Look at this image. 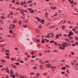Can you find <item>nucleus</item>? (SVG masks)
I'll return each mask as SVG.
<instances>
[{"label": "nucleus", "instance_id": "obj_37", "mask_svg": "<svg viewBox=\"0 0 78 78\" xmlns=\"http://www.w3.org/2000/svg\"><path fill=\"white\" fill-rule=\"evenodd\" d=\"M23 27L25 28H27V25H23Z\"/></svg>", "mask_w": 78, "mask_h": 78}, {"label": "nucleus", "instance_id": "obj_55", "mask_svg": "<svg viewBox=\"0 0 78 78\" xmlns=\"http://www.w3.org/2000/svg\"><path fill=\"white\" fill-rule=\"evenodd\" d=\"M58 12L59 13H61V12H62V11H61V10H58Z\"/></svg>", "mask_w": 78, "mask_h": 78}, {"label": "nucleus", "instance_id": "obj_26", "mask_svg": "<svg viewBox=\"0 0 78 78\" xmlns=\"http://www.w3.org/2000/svg\"><path fill=\"white\" fill-rule=\"evenodd\" d=\"M45 37H47V38H49V37H53V36H45Z\"/></svg>", "mask_w": 78, "mask_h": 78}, {"label": "nucleus", "instance_id": "obj_54", "mask_svg": "<svg viewBox=\"0 0 78 78\" xmlns=\"http://www.w3.org/2000/svg\"><path fill=\"white\" fill-rule=\"evenodd\" d=\"M71 53L72 55H73L74 54H75V53L73 52H71Z\"/></svg>", "mask_w": 78, "mask_h": 78}, {"label": "nucleus", "instance_id": "obj_47", "mask_svg": "<svg viewBox=\"0 0 78 78\" xmlns=\"http://www.w3.org/2000/svg\"><path fill=\"white\" fill-rule=\"evenodd\" d=\"M34 70H36V69H37V67H36V66H34Z\"/></svg>", "mask_w": 78, "mask_h": 78}, {"label": "nucleus", "instance_id": "obj_21", "mask_svg": "<svg viewBox=\"0 0 78 78\" xmlns=\"http://www.w3.org/2000/svg\"><path fill=\"white\" fill-rule=\"evenodd\" d=\"M39 62L42 64H44V62L41 61V60H39Z\"/></svg>", "mask_w": 78, "mask_h": 78}, {"label": "nucleus", "instance_id": "obj_44", "mask_svg": "<svg viewBox=\"0 0 78 78\" xmlns=\"http://www.w3.org/2000/svg\"><path fill=\"white\" fill-rule=\"evenodd\" d=\"M66 69V67H63L62 68V69H63V70H65Z\"/></svg>", "mask_w": 78, "mask_h": 78}, {"label": "nucleus", "instance_id": "obj_59", "mask_svg": "<svg viewBox=\"0 0 78 78\" xmlns=\"http://www.w3.org/2000/svg\"><path fill=\"white\" fill-rule=\"evenodd\" d=\"M73 3V1H71L70 2V4H72V3Z\"/></svg>", "mask_w": 78, "mask_h": 78}, {"label": "nucleus", "instance_id": "obj_46", "mask_svg": "<svg viewBox=\"0 0 78 78\" xmlns=\"http://www.w3.org/2000/svg\"><path fill=\"white\" fill-rule=\"evenodd\" d=\"M56 38H59V36H58V34H57L56 35Z\"/></svg>", "mask_w": 78, "mask_h": 78}, {"label": "nucleus", "instance_id": "obj_23", "mask_svg": "<svg viewBox=\"0 0 78 78\" xmlns=\"http://www.w3.org/2000/svg\"><path fill=\"white\" fill-rule=\"evenodd\" d=\"M10 76H13V78H14L15 77H16L15 75L14 74L11 75Z\"/></svg>", "mask_w": 78, "mask_h": 78}, {"label": "nucleus", "instance_id": "obj_40", "mask_svg": "<svg viewBox=\"0 0 78 78\" xmlns=\"http://www.w3.org/2000/svg\"><path fill=\"white\" fill-rule=\"evenodd\" d=\"M21 19H25V17L24 16L23 17L21 16Z\"/></svg>", "mask_w": 78, "mask_h": 78}, {"label": "nucleus", "instance_id": "obj_5", "mask_svg": "<svg viewBox=\"0 0 78 78\" xmlns=\"http://www.w3.org/2000/svg\"><path fill=\"white\" fill-rule=\"evenodd\" d=\"M17 22V20L16 19H14L13 20V23H16Z\"/></svg>", "mask_w": 78, "mask_h": 78}, {"label": "nucleus", "instance_id": "obj_16", "mask_svg": "<svg viewBox=\"0 0 78 78\" xmlns=\"http://www.w3.org/2000/svg\"><path fill=\"white\" fill-rule=\"evenodd\" d=\"M24 12L25 11H24V9H21L20 12L21 13H23V12Z\"/></svg>", "mask_w": 78, "mask_h": 78}, {"label": "nucleus", "instance_id": "obj_19", "mask_svg": "<svg viewBox=\"0 0 78 78\" xmlns=\"http://www.w3.org/2000/svg\"><path fill=\"white\" fill-rule=\"evenodd\" d=\"M1 50H2V51L3 52V51H5V48H2L1 49Z\"/></svg>", "mask_w": 78, "mask_h": 78}, {"label": "nucleus", "instance_id": "obj_53", "mask_svg": "<svg viewBox=\"0 0 78 78\" xmlns=\"http://www.w3.org/2000/svg\"><path fill=\"white\" fill-rule=\"evenodd\" d=\"M7 37H11L12 36L11 35H7Z\"/></svg>", "mask_w": 78, "mask_h": 78}, {"label": "nucleus", "instance_id": "obj_32", "mask_svg": "<svg viewBox=\"0 0 78 78\" xmlns=\"http://www.w3.org/2000/svg\"><path fill=\"white\" fill-rule=\"evenodd\" d=\"M74 69L75 70H78V67L77 66H75V67H74Z\"/></svg>", "mask_w": 78, "mask_h": 78}, {"label": "nucleus", "instance_id": "obj_8", "mask_svg": "<svg viewBox=\"0 0 78 78\" xmlns=\"http://www.w3.org/2000/svg\"><path fill=\"white\" fill-rule=\"evenodd\" d=\"M63 44L65 45V47H68V44H67V43H66V42L64 43Z\"/></svg>", "mask_w": 78, "mask_h": 78}, {"label": "nucleus", "instance_id": "obj_9", "mask_svg": "<svg viewBox=\"0 0 78 78\" xmlns=\"http://www.w3.org/2000/svg\"><path fill=\"white\" fill-rule=\"evenodd\" d=\"M73 62H74V63H73ZM73 62H71V63L72 64V66H74V65H75V63H75V62H76V60H74Z\"/></svg>", "mask_w": 78, "mask_h": 78}, {"label": "nucleus", "instance_id": "obj_20", "mask_svg": "<svg viewBox=\"0 0 78 78\" xmlns=\"http://www.w3.org/2000/svg\"><path fill=\"white\" fill-rule=\"evenodd\" d=\"M35 31L36 32V33H39V30L38 29H36Z\"/></svg>", "mask_w": 78, "mask_h": 78}, {"label": "nucleus", "instance_id": "obj_11", "mask_svg": "<svg viewBox=\"0 0 78 78\" xmlns=\"http://www.w3.org/2000/svg\"><path fill=\"white\" fill-rule=\"evenodd\" d=\"M15 27V24H13L12 26V30H14V28Z\"/></svg>", "mask_w": 78, "mask_h": 78}, {"label": "nucleus", "instance_id": "obj_42", "mask_svg": "<svg viewBox=\"0 0 78 78\" xmlns=\"http://www.w3.org/2000/svg\"><path fill=\"white\" fill-rule=\"evenodd\" d=\"M15 1H16V0H13L12 1V3H15Z\"/></svg>", "mask_w": 78, "mask_h": 78}, {"label": "nucleus", "instance_id": "obj_51", "mask_svg": "<svg viewBox=\"0 0 78 78\" xmlns=\"http://www.w3.org/2000/svg\"><path fill=\"white\" fill-rule=\"evenodd\" d=\"M28 58L27 57H26L25 58V61H27V60L28 59Z\"/></svg>", "mask_w": 78, "mask_h": 78}, {"label": "nucleus", "instance_id": "obj_13", "mask_svg": "<svg viewBox=\"0 0 78 78\" xmlns=\"http://www.w3.org/2000/svg\"><path fill=\"white\" fill-rule=\"evenodd\" d=\"M46 66L47 67H51V64H50V63L47 64Z\"/></svg>", "mask_w": 78, "mask_h": 78}, {"label": "nucleus", "instance_id": "obj_57", "mask_svg": "<svg viewBox=\"0 0 78 78\" xmlns=\"http://www.w3.org/2000/svg\"><path fill=\"white\" fill-rule=\"evenodd\" d=\"M62 46L63 47V48H65V46L64 45V44H62Z\"/></svg>", "mask_w": 78, "mask_h": 78}, {"label": "nucleus", "instance_id": "obj_18", "mask_svg": "<svg viewBox=\"0 0 78 78\" xmlns=\"http://www.w3.org/2000/svg\"><path fill=\"white\" fill-rule=\"evenodd\" d=\"M38 28H39V29H41V28H42V25H40L38 27Z\"/></svg>", "mask_w": 78, "mask_h": 78}, {"label": "nucleus", "instance_id": "obj_64", "mask_svg": "<svg viewBox=\"0 0 78 78\" xmlns=\"http://www.w3.org/2000/svg\"><path fill=\"white\" fill-rule=\"evenodd\" d=\"M33 78H37V76H34V77H33Z\"/></svg>", "mask_w": 78, "mask_h": 78}, {"label": "nucleus", "instance_id": "obj_45", "mask_svg": "<svg viewBox=\"0 0 78 78\" xmlns=\"http://www.w3.org/2000/svg\"><path fill=\"white\" fill-rule=\"evenodd\" d=\"M5 54L7 56H9V54L7 52L5 53Z\"/></svg>", "mask_w": 78, "mask_h": 78}, {"label": "nucleus", "instance_id": "obj_4", "mask_svg": "<svg viewBox=\"0 0 78 78\" xmlns=\"http://www.w3.org/2000/svg\"><path fill=\"white\" fill-rule=\"evenodd\" d=\"M44 65H40V69H41V70H42L43 69H44Z\"/></svg>", "mask_w": 78, "mask_h": 78}, {"label": "nucleus", "instance_id": "obj_27", "mask_svg": "<svg viewBox=\"0 0 78 78\" xmlns=\"http://www.w3.org/2000/svg\"><path fill=\"white\" fill-rule=\"evenodd\" d=\"M74 38H75L76 40L77 41H78V37H76V36H75Z\"/></svg>", "mask_w": 78, "mask_h": 78}, {"label": "nucleus", "instance_id": "obj_30", "mask_svg": "<svg viewBox=\"0 0 78 78\" xmlns=\"http://www.w3.org/2000/svg\"><path fill=\"white\" fill-rule=\"evenodd\" d=\"M25 23H28V22L29 21H28V20H25Z\"/></svg>", "mask_w": 78, "mask_h": 78}, {"label": "nucleus", "instance_id": "obj_3", "mask_svg": "<svg viewBox=\"0 0 78 78\" xmlns=\"http://www.w3.org/2000/svg\"><path fill=\"white\" fill-rule=\"evenodd\" d=\"M52 35L53 37L54 36V34H53V33H49L47 34V36H51L50 35Z\"/></svg>", "mask_w": 78, "mask_h": 78}, {"label": "nucleus", "instance_id": "obj_48", "mask_svg": "<svg viewBox=\"0 0 78 78\" xmlns=\"http://www.w3.org/2000/svg\"><path fill=\"white\" fill-rule=\"evenodd\" d=\"M62 22H63V20L61 21L59 23V24H61V23H62Z\"/></svg>", "mask_w": 78, "mask_h": 78}, {"label": "nucleus", "instance_id": "obj_60", "mask_svg": "<svg viewBox=\"0 0 78 78\" xmlns=\"http://www.w3.org/2000/svg\"><path fill=\"white\" fill-rule=\"evenodd\" d=\"M63 36H65V37H67V34H63Z\"/></svg>", "mask_w": 78, "mask_h": 78}, {"label": "nucleus", "instance_id": "obj_15", "mask_svg": "<svg viewBox=\"0 0 78 78\" xmlns=\"http://www.w3.org/2000/svg\"><path fill=\"white\" fill-rule=\"evenodd\" d=\"M10 75L13 74V70L12 69H10Z\"/></svg>", "mask_w": 78, "mask_h": 78}, {"label": "nucleus", "instance_id": "obj_10", "mask_svg": "<svg viewBox=\"0 0 78 78\" xmlns=\"http://www.w3.org/2000/svg\"><path fill=\"white\" fill-rule=\"evenodd\" d=\"M11 65L12 66V67L13 68H14V69L16 68V67H17V66H15V65H14L13 64H11Z\"/></svg>", "mask_w": 78, "mask_h": 78}, {"label": "nucleus", "instance_id": "obj_14", "mask_svg": "<svg viewBox=\"0 0 78 78\" xmlns=\"http://www.w3.org/2000/svg\"><path fill=\"white\" fill-rule=\"evenodd\" d=\"M22 21L21 20L19 21L18 22V23L19 25H21V24H22Z\"/></svg>", "mask_w": 78, "mask_h": 78}, {"label": "nucleus", "instance_id": "obj_6", "mask_svg": "<svg viewBox=\"0 0 78 78\" xmlns=\"http://www.w3.org/2000/svg\"><path fill=\"white\" fill-rule=\"evenodd\" d=\"M40 75L41 74L39 73H37L36 74V76L37 78H39Z\"/></svg>", "mask_w": 78, "mask_h": 78}, {"label": "nucleus", "instance_id": "obj_62", "mask_svg": "<svg viewBox=\"0 0 78 78\" xmlns=\"http://www.w3.org/2000/svg\"><path fill=\"white\" fill-rule=\"evenodd\" d=\"M75 44H76V45H78V41L76 42Z\"/></svg>", "mask_w": 78, "mask_h": 78}, {"label": "nucleus", "instance_id": "obj_25", "mask_svg": "<svg viewBox=\"0 0 78 78\" xmlns=\"http://www.w3.org/2000/svg\"><path fill=\"white\" fill-rule=\"evenodd\" d=\"M65 41H67V42H70V41H69V40L67 38H66L65 39Z\"/></svg>", "mask_w": 78, "mask_h": 78}, {"label": "nucleus", "instance_id": "obj_31", "mask_svg": "<svg viewBox=\"0 0 78 78\" xmlns=\"http://www.w3.org/2000/svg\"><path fill=\"white\" fill-rule=\"evenodd\" d=\"M5 58H7V59H9L10 57L9 56H6L5 57Z\"/></svg>", "mask_w": 78, "mask_h": 78}, {"label": "nucleus", "instance_id": "obj_1", "mask_svg": "<svg viewBox=\"0 0 78 78\" xmlns=\"http://www.w3.org/2000/svg\"><path fill=\"white\" fill-rule=\"evenodd\" d=\"M51 69L53 72H55V69H56V67L52 66L51 67Z\"/></svg>", "mask_w": 78, "mask_h": 78}, {"label": "nucleus", "instance_id": "obj_7", "mask_svg": "<svg viewBox=\"0 0 78 78\" xmlns=\"http://www.w3.org/2000/svg\"><path fill=\"white\" fill-rule=\"evenodd\" d=\"M13 38H15L16 37V34L14 33H12V36Z\"/></svg>", "mask_w": 78, "mask_h": 78}, {"label": "nucleus", "instance_id": "obj_17", "mask_svg": "<svg viewBox=\"0 0 78 78\" xmlns=\"http://www.w3.org/2000/svg\"><path fill=\"white\" fill-rule=\"evenodd\" d=\"M69 34H70V35H73V33L72 32H70L69 33Z\"/></svg>", "mask_w": 78, "mask_h": 78}, {"label": "nucleus", "instance_id": "obj_12", "mask_svg": "<svg viewBox=\"0 0 78 78\" xmlns=\"http://www.w3.org/2000/svg\"><path fill=\"white\" fill-rule=\"evenodd\" d=\"M1 62H2V63H3V64L4 63H5V62H6V60H3L2 59L1 60Z\"/></svg>", "mask_w": 78, "mask_h": 78}, {"label": "nucleus", "instance_id": "obj_33", "mask_svg": "<svg viewBox=\"0 0 78 78\" xmlns=\"http://www.w3.org/2000/svg\"><path fill=\"white\" fill-rule=\"evenodd\" d=\"M69 39H70L71 40H72V39H73V38L72 37H69Z\"/></svg>", "mask_w": 78, "mask_h": 78}, {"label": "nucleus", "instance_id": "obj_41", "mask_svg": "<svg viewBox=\"0 0 78 78\" xmlns=\"http://www.w3.org/2000/svg\"><path fill=\"white\" fill-rule=\"evenodd\" d=\"M54 45H58L57 42H54Z\"/></svg>", "mask_w": 78, "mask_h": 78}, {"label": "nucleus", "instance_id": "obj_38", "mask_svg": "<svg viewBox=\"0 0 78 78\" xmlns=\"http://www.w3.org/2000/svg\"><path fill=\"white\" fill-rule=\"evenodd\" d=\"M1 24H3V21L2 20H1Z\"/></svg>", "mask_w": 78, "mask_h": 78}, {"label": "nucleus", "instance_id": "obj_56", "mask_svg": "<svg viewBox=\"0 0 78 78\" xmlns=\"http://www.w3.org/2000/svg\"><path fill=\"white\" fill-rule=\"evenodd\" d=\"M37 42H40V40L39 39H38L37 40Z\"/></svg>", "mask_w": 78, "mask_h": 78}, {"label": "nucleus", "instance_id": "obj_43", "mask_svg": "<svg viewBox=\"0 0 78 78\" xmlns=\"http://www.w3.org/2000/svg\"><path fill=\"white\" fill-rule=\"evenodd\" d=\"M50 43H53V42H55V41H50Z\"/></svg>", "mask_w": 78, "mask_h": 78}, {"label": "nucleus", "instance_id": "obj_28", "mask_svg": "<svg viewBox=\"0 0 78 78\" xmlns=\"http://www.w3.org/2000/svg\"><path fill=\"white\" fill-rule=\"evenodd\" d=\"M5 52H9V51L8 49H6L5 50Z\"/></svg>", "mask_w": 78, "mask_h": 78}, {"label": "nucleus", "instance_id": "obj_36", "mask_svg": "<svg viewBox=\"0 0 78 78\" xmlns=\"http://www.w3.org/2000/svg\"><path fill=\"white\" fill-rule=\"evenodd\" d=\"M10 14L11 15H13V12L11 11L10 12Z\"/></svg>", "mask_w": 78, "mask_h": 78}, {"label": "nucleus", "instance_id": "obj_52", "mask_svg": "<svg viewBox=\"0 0 78 78\" xmlns=\"http://www.w3.org/2000/svg\"><path fill=\"white\" fill-rule=\"evenodd\" d=\"M66 67H68V68H70V67H69V65H66Z\"/></svg>", "mask_w": 78, "mask_h": 78}, {"label": "nucleus", "instance_id": "obj_34", "mask_svg": "<svg viewBox=\"0 0 78 78\" xmlns=\"http://www.w3.org/2000/svg\"><path fill=\"white\" fill-rule=\"evenodd\" d=\"M15 3L16 4V5H19V4H20V2H16Z\"/></svg>", "mask_w": 78, "mask_h": 78}, {"label": "nucleus", "instance_id": "obj_50", "mask_svg": "<svg viewBox=\"0 0 78 78\" xmlns=\"http://www.w3.org/2000/svg\"><path fill=\"white\" fill-rule=\"evenodd\" d=\"M15 75L17 77V76H18V73H15Z\"/></svg>", "mask_w": 78, "mask_h": 78}, {"label": "nucleus", "instance_id": "obj_24", "mask_svg": "<svg viewBox=\"0 0 78 78\" xmlns=\"http://www.w3.org/2000/svg\"><path fill=\"white\" fill-rule=\"evenodd\" d=\"M33 4L32 3L29 4V6L30 7H32V6H33Z\"/></svg>", "mask_w": 78, "mask_h": 78}, {"label": "nucleus", "instance_id": "obj_58", "mask_svg": "<svg viewBox=\"0 0 78 78\" xmlns=\"http://www.w3.org/2000/svg\"><path fill=\"white\" fill-rule=\"evenodd\" d=\"M30 12H34V10L30 11Z\"/></svg>", "mask_w": 78, "mask_h": 78}, {"label": "nucleus", "instance_id": "obj_29", "mask_svg": "<svg viewBox=\"0 0 78 78\" xmlns=\"http://www.w3.org/2000/svg\"><path fill=\"white\" fill-rule=\"evenodd\" d=\"M55 27H56V26L55 25H54V26H51L50 27V28H55Z\"/></svg>", "mask_w": 78, "mask_h": 78}, {"label": "nucleus", "instance_id": "obj_63", "mask_svg": "<svg viewBox=\"0 0 78 78\" xmlns=\"http://www.w3.org/2000/svg\"><path fill=\"white\" fill-rule=\"evenodd\" d=\"M15 50H16V51H17V50H18V48H15Z\"/></svg>", "mask_w": 78, "mask_h": 78}, {"label": "nucleus", "instance_id": "obj_61", "mask_svg": "<svg viewBox=\"0 0 78 78\" xmlns=\"http://www.w3.org/2000/svg\"><path fill=\"white\" fill-rule=\"evenodd\" d=\"M72 30L73 31H76V30L75 29V28H74Z\"/></svg>", "mask_w": 78, "mask_h": 78}, {"label": "nucleus", "instance_id": "obj_35", "mask_svg": "<svg viewBox=\"0 0 78 78\" xmlns=\"http://www.w3.org/2000/svg\"><path fill=\"white\" fill-rule=\"evenodd\" d=\"M4 45H5L4 44H1L0 45V47H3Z\"/></svg>", "mask_w": 78, "mask_h": 78}, {"label": "nucleus", "instance_id": "obj_49", "mask_svg": "<svg viewBox=\"0 0 78 78\" xmlns=\"http://www.w3.org/2000/svg\"><path fill=\"white\" fill-rule=\"evenodd\" d=\"M15 64L16 65H19L20 64L19 63L16 62V63H15Z\"/></svg>", "mask_w": 78, "mask_h": 78}, {"label": "nucleus", "instance_id": "obj_39", "mask_svg": "<svg viewBox=\"0 0 78 78\" xmlns=\"http://www.w3.org/2000/svg\"><path fill=\"white\" fill-rule=\"evenodd\" d=\"M32 1H29L27 2V3H32Z\"/></svg>", "mask_w": 78, "mask_h": 78}, {"label": "nucleus", "instance_id": "obj_2", "mask_svg": "<svg viewBox=\"0 0 78 78\" xmlns=\"http://www.w3.org/2000/svg\"><path fill=\"white\" fill-rule=\"evenodd\" d=\"M35 19L37 20V21L38 22H41V19L39 17H35Z\"/></svg>", "mask_w": 78, "mask_h": 78}, {"label": "nucleus", "instance_id": "obj_22", "mask_svg": "<svg viewBox=\"0 0 78 78\" xmlns=\"http://www.w3.org/2000/svg\"><path fill=\"white\" fill-rule=\"evenodd\" d=\"M45 16L46 17H48V13L46 12L45 13Z\"/></svg>", "mask_w": 78, "mask_h": 78}]
</instances>
